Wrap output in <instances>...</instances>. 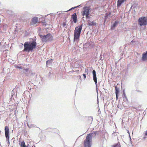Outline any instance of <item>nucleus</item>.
<instances>
[{
    "label": "nucleus",
    "mask_w": 147,
    "mask_h": 147,
    "mask_svg": "<svg viewBox=\"0 0 147 147\" xmlns=\"http://www.w3.org/2000/svg\"><path fill=\"white\" fill-rule=\"evenodd\" d=\"M36 46V42L35 41L26 42L24 44V51L30 52L35 49Z\"/></svg>",
    "instance_id": "obj_1"
},
{
    "label": "nucleus",
    "mask_w": 147,
    "mask_h": 147,
    "mask_svg": "<svg viewBox=\"0 0 147 147\" xmlns=\"http://www.w3.org/2000/svg\"><path fill=\"white\" fill-rule=\"evenodd\" d=\"M82 25L75 28L74 34V41L78 43L80 40V37L82 30Z\"/></svg>",
    "instance_id": "obj_2"
},
{
    "label": "nucleus",
    "mask_w": 147,
    "mask_h": 147,
    "mask_svg": "<svg viewBox=\"0 0 147 147\" xmlns=\"http://www.w3.org/2000/svg\"><path fill=\"white\" fill-rule=\"evenodd\" d=\"M92 134H89L87 135L86 138L84 142V147H91Z\"/></svg>",
    "instance_id": "obj_3"
},
{
    "label": "nucleus",
    "mask_w": 147,
    "mask_h": 147,
    "mask_svg": "<svg viewBox=\"0 0 147 147\" xmlns=\"http://www.w3.org/2000/svg\"><path fill=\"white\" fill-rule=\"evenodd\" d=\"M39 36L42 42H47L51 41L53 40V37L50 34H48L46 35H40Z\"/></svg>",
    "instance_id": "obj_4"
},
{
    "label": "nucleus",
    "mask_w": 147,
    "mask_h": 147,
    "mask_svg": "<svg viewBox=\"0 0 147 147\" xmlns=\"http://www.w3.org/2000/svg\"><path fill=\"white\" fill-rule=\"evenodd\" d=\"M139 25L140 26H145L147 25V17H142L140 18L138 20Z\"/></svg>",
    "instance_id": "obj_5"
},
{
    "label": "nucleus",
    "mask_w": 147,
    "mask_h": 147,
    "mask_svg": "<svg viewBox=\"0 0 147 147\" xmlns=\"http://www.w3.org/2000/svg\"><path fill=\"white\" fill-rule=\"evenodd\" d=\"M90 9L87 7H84L83 10L82 11L81 13L82 16H85L86 18H88L90 17L89 15L90 14L89 10Z\"/></svg>",
    "instance_id": "obj_6"
},
{
    "label": "nucleus",
    "mask_w": 147,
    "mask_h": 147,
    "mask_svg": "<svg viewBox=\"0 0 147 147\" xmlns=\"http://www.w3.org/2000/svg\"><path fill=\"white\" fill-rule=\"evenodd\" d=\"M5 133L7 141H9V129L7 126H6L5 127Z\"/></svg>",
    "instance_id": "obj_7"
},
{
    "label": "nucleus",
    "mask_w": 147,
    "mask_h": 147,
    "mask_svg": "<svg viewBox=\"0 0 147 147\" xmlns=\"http://www.w3.org/2000/svg\"><path fill=\"white\" fill-rule=\"evenodd\" d=\"M92 74L94 81L95 82V84L96 85V84L97 83V78L96 77V71L95 70H94L93 71Z\"/></svg>",
    "instance_id": "obj_8"
},
{
    "label": "nucleus",
    "mask_w": 147,
    "mask_h": 147,
    "mask_svg": "<svg viewBox=\"0 0 147 147\" xmlns=\"http://www.w3.org/2000/svg\"><path fill=\"white\" fill-rule=\"evenodd\" d=\"M38 23V18L36 17L33 18L32 19V23L33 24H36Z\"/></svg>",
    "instance_id": "obj_9"
},
{
    "label": "nucleus",
    "mask_w": 147,
    "mask_h": 147,
    "mask_svg": "<svg viewBox=\"0 0 147 147\" xmlns=\"http://www.w3.org/2000/svg\"><path fill=\"white\" fill-rule=\"evenodd\" d=\"M72 18L74 23H76L77 22V17L76 13H74L72 15Z\"/></svg>",
    "instance_id": "obj_10"
},
{
    "label": "nucleus",
    "mask_w": 147,
    "mask_h": 147,
    "mask_svg": "<svg viewBox=\"0 0 147 147\" xmlns=\"http://www.w3.org/2000/svg\"><path fill=\"white\" fill-rule=\"evenodd\" d=\"M142 59L143 61H145L147 59V51L143 54Z\"/></svg>",
    "instance_id": "obj_11"
},
{
    "label": "nucleus",
    "mask_w": 147,
    "mask_h": 147,
    "mask_svg": "<svg viewBox=\"0 0 147 147\" xmlns=\"http://www.w3.org/2000/svg\"><path fill=\"white\" fill-rule=\"evenodd\" d=\"M115 88L116 95L117 99L118 98V94L119 93V89L117 88V86H115Z\"/></svg>",
    "instance_id": "obj_12"
},
{
    "label": "nucleus",
    "mask_w": 147,
    "mask_h": 147,
    "mask_svg": "<svg viewBox=\"0 0 147 147\" xmlns=\"http://www.w3.org/2000/svg\"><path fill=\"white\" fill-rule=\"evenodd\" d=\"M118 23V22L117 21H115V22L111 26V29L113 30L115 27L116 26L117 24Z\"/></svg>",
    "instance_id": "obj_13"
},
{
    "label": "nucleus",
    "mask_w": 147,
    "mask_h": 147,
    "mask_svg": "<svg viewBox=\"0 0 147 147\" xmlns=\"http://www.w3.org/2000/svg\"><path fill=\"white\" fill-rule=\"evenodd\" d=\"M88 24L89 25L92 26L94 25H95L96 23H95L94 22V21H92V22H91L90 21H89L88 22Z\"/></svg>",
    "instance_id": "obj_14"
},
{
    "label": "nucleus",
    "mask_w": 147,
    "mask_h": 147,
    "mask_svg": "<svg viewBox=\"0 0 147 147\" xmlns=\"http://www.w3.org/2000/svg\"><path fill=\"white\" fill-rule=\"evenodd\" d=\"M123 98L124 100H125L126 101H127L128 100L127 98V96L125 94L124 92H123Z\"/></svg>",
    "instance_id": "obj_15"
},
{
    "label": "nucleus",
    "mask_w": 147,
    "mask_h": 147,
    "mask_svg": "<svg viewBox=\"0 0 147 147\" xmlns=\"http://www.w3.org/2000/svg\"><path fill=\"white\" fill-rule=\"evenodd\" d=\"M21 146L22 147H26L25 145L24 142V141L21 142Z\"/></svg>",
    "instance_id": "obj_16"
},
{
    "label": "nucleus",
    "mask_w": 147,
    "mask_h": 147,
    "mask_svg": "<svg viewBox=\"0 0 147 147\" xmlns=\"http://www.w3.org/2000/svg\"><path fill=\"white\" fill-rule=\"evenodd\" d=\"M15 67L17 68H19L20 69H22V67L21 66H18L17 65H15Z\"/></svg>",
    "instance_id": "obj_17"
},
{
    "label": "nucleus",
    "mask_w": 147,
    "mask_h": 147,
    "mask_svg": "<svg viewBox=\"0 0 147 147\" xmlns=\"http://www.w3.org/2000/svg\"><path fill=\"white\" fill-rule=\"evenodd\" d=\"M78 6H76V7H72L70 9H69V10H68V11H70L71 10H72V9H75V8H76V7H78Z\"/></svg>",
    "instance_id": "obj_18"
},
{
    "label": "nucleus",
    "mask_w": 147,
    "mask_h": 147,
    "mask_svg": "<svg viewBox=\"0 0 147 147\" xmlns=\"http://www.w3.org/2000/svg\"><path fill=\"white\" fill-rule=\"evenodd\" d=\"M144 134L145 136H147V130L145 132Z\"/></svg>",
    "instance_id": "obj_19"
},
{
    "label": "nucleus",
    "mask_w": 147,
    "mask_h": 147,
    "mask_svg": "<svg viewBox=\"0 0 147 147\" xmlns=\"http://www.w3.org/2000/svg\"><path fill=\"white\" fill-rule=\"evenodd\" d=\"M66 25V24L65 22H63V27L65 26Z\"/></svg>",
    "instance_id": "obj_20"
},
{
    "label": "nucleus",
    "mask_w": 147,
    "mask_h": 147,
    "mask_svg": "<svg viewBox=\"0 0 147 147\" xmlns=\"http://www.w3.org/2000/svg\"><path fill=\"white\" fill-rule=\"evenodd\" d=\"M24 70L26 71H28L29 70V68H28L25 69Z\"/></svg>",
    "instance_id": "obj_21"
},
{
    "label": "nucleus",
    "mask_w": 147,
    "mask_h": 147,
    "mask_svg": "<svg viewBox=\"0 0 147 147\" xmlns=\"http://www.w3.org/2000/svg\"><path fill=\"white\" fill-rule=\"evenodd\" d=\"M83 75V76H84V79H85L86 78V74H84Z\"/></svg>",
    "instance_id": "obj_22"
},
{
    "label": "nucleus",
    "mask_w": 147,
    "mask_h": 147,
    "mask_svg": "<svg viewBox=\"0 0 147 147\" xmlns=\"http://www.w3.org/2000/svg\"><path fill=\"white\" fill-rule=\"evenodd\" d=\"M48 62V61H47V63Z\"/></svg>",
    "instance_id": "obj_23"
},
{
    "label": "nucleus",
    "mask_w": 147,
    "mask_h": 147,
    "mask_svg": "<svg viewBox=\"0 0 147 147\" xmlns=\"http://www.w3.org/2000/svg\"><path fill=\"white\" fill-rule=\"evenodd\" d=\"M28 125V126L29 127H30L29 126V125Z\"/></svg>",
    "instance_id": "obj_24"
}]
</instances>
